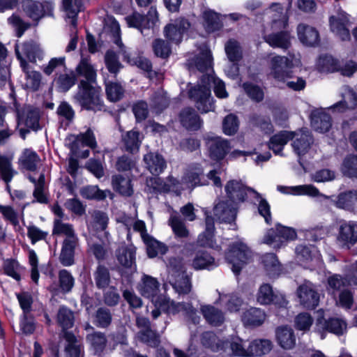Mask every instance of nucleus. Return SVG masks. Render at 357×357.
I'll use <instances>...</instances> for the list:
<instances>
[{"label":"nucleus","mask_w":357,"mask_h":357,"mask_svg":"<svg viewBox=\"0 0 357 357\" xmlns=\"http://www.w3.org/2000/svg\"><path fill=\"white\" fill-rule=\"evenodd\" d=\"M211 82L213 84L216 96L220 98L228 96L225 83L221 79L211 75H203L201 84L191 88L188 92L190 98L195 101L196 107L202 113L213 111L215 108L211 93Z\"/></svg>","instance_id":"1"},{"label":"nucleus","mask_w":357,"mask_h":357,"mask_svg":"<svg viewBox=\"0 0 357 357\" xmlns=\"http://www.w3.org/2000/svg\"><path fill=\"white\" fill-rule=\"evenodd\" d=\"M275 10L271 23L273 32L264 36L265 41L273 48L288 50L291 45V30L288 23V17L283 13V8L280 4H273L270 11Z\"/></svg>","instance_id":"2"},{"label":"nucleus","mask_w":357,"mask_h":357,"mask_svg":"<svg viewBox=\"0 0 357 357\" xmlns=\"http://www.w3.org/2000/svg\"><path fill=\"white\" fill-rule=\"evenodd\" d=\"M100 87H96L89 82L80 80L75 99L82 108L86 110L101 111L105 105L100 98Z\"/></svg>","instance_id":"3"},{"label":"nucleus","mask_w":357,"mask_h":357,"mask_svg":"<svg viewBox=\"0 0 357 357\" xmlns=\"http://www.w3.org/2000/svg\"><path fill=\"white\" fill-rule=\"evenodd\" d=\"M225 258L231 264L233 273L238 275L243 267L252 261V252L245 243L236 242L229 246Z\"/></svg>","instance_id":"4"},{"label":"nucleus","mask_w":357,"mask_h":357,"mask_svg":"<svg viewBox=\"0 0 357 357\" xmlns=\"http://www.w3.org/2000/svg\"><path fill=\"white\" fill-rule=\"evenodd\" d=\"M204 139L206 142L209 156L214 160H222L231 150L229 140L213 133L206 135Z\"/></svg>","instance_id":"5"},{"label":"nucleus","mask_w":357,"mask_h":357,"mask_svg":"<svg viewBox=\"0 0 357 357\" xmlns=\"http://www.w3.org/2000/svg\"><path fill=\"white\" fill-rule=\"evenodd\" d=\"M296 236L294 229L278 225L275 229H271L266 232L264 243L275 248H280L287 241L295 239Z\"/></svg>","instance_id":"6"},{"label":"nucleus","mask_w":357,"mask_h":357,"mask_svg":"<svg viewBox=\"0 0 357 357\" xmlns=\"http://www.w3.org/2000/svg\"><path fill=\"white\" fill-rule=\"evenodd\" d=\"M291 61L284 56H275L270 60L268 76L278 82H284L292 76Z\"/></svg>","instance_id":"7"},{"label":"nucleus","mask_w":357,"mask_h":357,"mask_svg":"<svg viewBox=\"0 0 357 357\" xmlns=\"http://www.w3.org/2000/svg\"><path fill=\"white\" fill-rule=\"evenodd\" d=\"M331 31L342 40L350 39L348 26L350 24L349 15L340 7L335 8V14L329 17Z\"/></svg>","instance_id":"8"},{"label":"nucleus","mask_w":357,"mask_h":357,"mask_svg":"<svg viewBox=\"0 0 357 357\" xmlns=\"http://www.w3.org/2000/svg\"><path fill=\"white\" fill-rule=\"evenodd\" d=\"M54 5L50 1L43 2L26 0L23 4V10L26 15L33 21H38L45 15H53Z\"/></svg>","instance_id":"9"},{"label":"nucleus","mask_w":357,"mask_h":357,"mask_svg":"<svg viewBox=\"0 0 357 357\" xmlns=\"http://www.w3.org/2000/svg\"><path fill=\"white\" fill-rule=\"evenodd\" d=\"M190 27V23L185 17H178L172 20L164 28L165 37L172 43L179 44L185 33Z\"/></svg>","instance_id":"10"},{"label":"nucleus","mask_w":357,"mask_h":357,"mask_svg":"<svg viewBox=\"0 0 357 357\" xmlns=\"http://www.w3.org/2000/svg\"><path fill=\"white\" fill-rule=\"evenodd\" d=\"M315 328L318 333L321 334V339L324 338L323 335L325 332H329L335 335H342L347 330L346 321L338 317L325 319L324 317L317 319Z\"/></svg>","instance_id":"11"},{"label":"nucleus","mask_w":357,"mask_h":357,"mask_svg":"<svg viewBox=\"0 0 357 357\" xmlns=\"http://www.w3.org/2000/svg\"><path fill=\"white\" fill-rule=\"evenodd\" d=\"M298 296L301 304L306 308L314 309L319 302V294L316 286L310 281H305L298 289Z\"/></svg>","instance_id":"12"},{"label":"nucleus","mask_w":357,"mask_h":357,"mask_svg":"<svg viewBox=\"0 0 357 357\" xmlns=\"http://www.w3.org/2000/svg\"><path fill=\"white\" fill-rule=\"evenodd\" d=\"M292 132L294 139H291V146L295 153L298 155V162L301 165V157L310 149V146L313 144V137L307 128Z\"/></svg>","instance_id":"13"},{"label":"nucleus","mask_w":357,"mask_h":357,"mask_svg":"<svg viewBox=\"0 0 357 357\" xmlns=\"http://www.w3.org/2000/svg\"><path fill=\"white\" fill-rule=\"evenodd\" d=\"M213 215L220 222L230 223L234 221L236 215L235 203L229 199L219 200L214 206Z\"/></svg>","instance_id":"14"},{"label":"nucleus","mask_w":357,"mask_h":357,"mask_svg":"<svg viewBox=\"0 0 357 357\" xmlns=\"http://www.w3.org/2000/svg\"><path fill=\"white\" fill-rule=\"evenodd\" d=\"M15 54L20 62V66L22 69H26L28 63L26 59L32 63L36 61L40 49L32 42L24 43L21 45L17 44L15 47Z\"/></svg>","instance_id":"15"},{"label":"nucleus","mask_w":357,"mask_h":357,"mask_svg":"<svg viewBox=\"0 0 357 357\" xmlns=\"http://www.w3.org/2000/svg\"><path fill=\"white\" fill-rule=\"evenodd\" d=\"M116 257L125 273L130 275L136 271L135 248L134 247L122 246L119 248L116 252Z\"/></svg>","instance_id":"16"},{"label":"nucleus","mask_w":357,"mask_h":357,"mask_svg":"<svg viewBox=\"0 0 357 357\" xmlns=\"http://www.w3.org/2000/svg\"><path fill=\"white\" fill-rule=\"evenodd\" d=\"M252 188L246 187L241 181L231 180L225 185V191L229 200L243 202Z\"/></svg>","instance_id":"17"},{"label":"nucleus","mask_w":357,"mask_h":357,"mask_svg":"<svg viewBox=\"0 0 357 357\" xmlns=\"http://www.w3.org/2000/svg\"><path fill=\"white\" fill-rule=\"evenodd\" d=\"M300 42L306 46L314 47L319 43V34L313 26L306 24H299L296 29Z\"/></svg>","instance_id":"18"},{"label":"nucleus","mask_w":357,"mask_h":357,"mask_svg":"<svg viewBox=\"0 0 357 357\" xmlns=\"http://www.w3.org/2000/svg\"><path fill=\"white\" fill-rule=\"evenodd\" d=\"M169 282L179 295L188 294L192 288L190 280L183 271H172Z\"/></svg>","instance_id":"19"},{"label":"nucleus","mask_w":357,"mask_h":357,"mask_svg":"<svg viewBox=\"0 0 357 357\" xmlns=\"http://www.w3.org/2000/svg\"><path fill=\"white\" fill-rule=\"evenodd\" d=\"M278 344L282 349L289 350L296 345V336L294 330L287 326H279L275 331Z\"/></svg>","instance_id":"20"},{"label":"nucleus","mask_w":357,"mask_h":357,"mask_svg":"<svg viewBox=\"0 0 357 357\" xmlns=\"http://www.w3.org/2000/svg\"><path fill=\"white\" fill-rule=\"evenodd\" d=\"M293 139L294 134L292 131L282 130L270 138L268 146L275 155H282L284 146Z\"/></svg>","instance_id":"21"},{"label":"nucleus","mask_w":357,"mask_h":357,"mask_svg":"<svg viewBox=\"0 0 357 357\" xmlns=\"http://www.w3.org/2000/svg\"><path fill=\"white\" fill-rule=\"evenodd\" d=\"M79 246V240H63L59 255V261L64 266H70L75 264V249Z\"/></svg>","instance_id":"22"},{"label":"nucleus","mask_w":357,"mask_h":357,"mask_svg":"<svg viewBox=\"0 0 357 357\" xmlns=\"http://www.w3.org/2000/svg\"><path fill=\"white\" fill-rule=\"evenodd\" d=\"M147 169L153 175H159L167 167V163L162 155L155 152H149L144 156Z\"/></svg>","instance_id":"23"},{"label":"nucleus","mask_w":357,"mask_h":357,"mask_svg":"<svg viewBox=\"0 0 357 357\" xmlns=\"http://www.w3.org/2000/svg\"><path fill=\"white\" fill-rule=\"evenodd\" d=\"M180 121L183 127L190 130H197L202 125V121L195 110L188 107L180 113Z\"/></svg>","instance_id":"24"},{"label":"nucleus","mask_w":357,"mask_h":357,"mask_svg":"<svg viewBox=\"0 0 357 357\" xmlns=\"http://www.w3.org/2000/svg\"><path fill=\"white\" fill-rule=\"evenodd\" d=\"M183 179L192 188L208 185L207 179L204 176V170L199 165L190 167Z\"/></svg>","instance_id":"25"},{"label":"nucleus","mask_w":357,"mask_h":357,"mask_svg":"<svg viewBox=\"0 0 357 357\" xmlns=\"http://www.w3.org/2000/svg\"><path fill=\"white\" fill-rule=\"evenodd\" d=\"M311 125L319 132H326L331 127V118L322 110H314L311 114Z\"/></svg>","instance_id":"26"},{"label":"nucleus","mask_w":357,"mask_h":357,"mask_svg":"<svg viewBox=\"0 0 357 357\" xmlns=\"http://www.w3.org/2000/svg\"><path fill=\"white\" fill-rule=\"evenodd\" d=\"M334 204L339 208L354 211L357 210V191L349 190L340 193Z\"/></svg>","instance_id":"27"},{"label":"nucleus","mask_w":357,"mask_h":357,"mask_svg":"<svg viewBox=\"0 0 357 357\" xmlns=\"http://www.w3.org/2000/svg\"><path fill=\"white\" fill-rule=\"evenodd\" d=\"M338 238L344 243L354 245L357 242V224L354 222H341Z\"/></svg>","instance_id":"28"},{"label":"nucleus","mask_w":357,"mask_h":357,"mask_svg":"<svg viewBox=\"0 0 357 357\" xmlns=\"http://www.w3.org/2000/svg\"><path fill=\"white\" fill-rule=\"evenodd\" d=\"M200 310L207 323L213 326H219L225 321L224 313L213 305H202Z\"/></svg>","instance_id":"29"},{"label":"nucleus","mask_w":357,"mask_h":357,"mask_svg":"<svg viewBox=\"0 0 357 357\" xmlns=\"http://www.w3.org/2000/svg\"><path fill=\"white\" fill-rule=\"evenodd\" d=\"M158 291L159 283L157 280L150 276H144L140 288L142 295L151 298L152 303L155 305V300L161 296L158 295Z\"/></svg>","instance_id":"30"},{"label":"nucleus","mask_w":357,"mask_h":357,"mask_svg":"<svg viewBox=\"0 0 357 357\" xmlns=\"http://www.w3.org/2000/svg\"><path fill=\"white\" fill-rule=\"evenodd\" d=\"M188 304L185 303H175L164 296L155 300V306L159 307L163 312L169 314H176L181 311L185 312L188 308Z\"/></svg>","instance_id":"31"},{"label":"nucleus","mask_w":357,"mask_h":357,"mask_svg":"<svg viewBox=\"0 0 357 357\" xmlns=\"http://www.w3.org/2000/svg\"><path fill=\"white\" fill-rule=\"evenodd\" d=\"M115 43L119 47L120 54L123 56L124 61H127L131 65H136L138 68L146 72L151 71L152 64L148 59L143 56H139L136 60L130 59V55L121 40L118 38L116 40Z\"/></svg>","instance_id":"32"},{"label":"nucleus","mask_w":357,"mask_h":357,"mask_svg":"<svg viewBox=\"0 0 357 357\" xmlns=\"http://www.w3.org/2000/svg\"><path fill=\"white\" fill-rule=\"evenodd\" d=\"M215 231L213 218L208 215L206 216V229L199 235L197 244L200 247H214L213 233Z\"/></svg>","instance_id":"33"},{"label":"nucleus","mask_w":357,"mask_h":357,"mask_svg":"<svg viewBox=\"0 0 357 357\" xmlns=\"http://www.w3.org/2000/svg\"><path fill=\"white\" fill-rule=\"evenodd\" d=\"M75 71L78 76L85 78L84 82H89L90 84L96 82V71L89 58H82Z\"/></svg>","instance_id":"34"},{"label":"nucleus","mask_w":357,"mask_h":357,"mask_svg":"<svg viewBox=\"0 0 357 357\" xmlns=\"http://www.w3.org/2000/svg\"><path fill=\"white\" fill-rule=\"evenodd\" d=\"M40 162V156L31 149H26L19 158L20 166L26 170L34 172Z\"/></svg>","instance_id":"35"},{"label":"nucleus","mask_w":357,"mask_h":357,"mask_svg":"<svg viewBox=\"0 0 357 357\" xmlns=\"http://www.w3.org/2000/svg\"><path fill=\"white\" fill-rule=\"evenodd\" d=\"M84 0H62L63 7L70 23L73 27L77 26V15L82 10Z\"/></svg>","instance_id":"36"},{"label":"nucleus","mask_w":357,"mask_h":357,"mask_svg":"<svg viewBox=\"0 0 357 357\" xmlns=\"http://www.w3.org/2000/svg\"><path fill=\"white\" fill-rule=\"evenodd\" d=\"M112 187L114 190L126 197H130L133 194L131 179L128 176L118 174L112 176Z\"/></svg>","instance_id":"37"},{"label":"nucleus","mask_w":357,"mask_h":357,"mask_svg":"<svg viewBox=\"0 0 357 357\" xmlns=\"http://www.w3.org/2000/svg\"><path fill=\"white\" fill-rule=\"evenodd\" d=\"M122 142L125 150L133 153L137 152L142 143V138L139 131L132 130L122 135Z\"/></svg>","instance_id":"38"},{"label":"nucleus","mask_w":357,"mask_h":357,"mask_svg":"<svg viewBox=\"0 0 357 357\" xmlns=\"http://www.w3.org/2000/svg\"><path fill=\"white\" fill-rule=\"evenodd\" d=\"M266 319L265 312L257 307H251L246 310L242 317V320L245 325L258 326L262 324Z\"/></svg>","instance_id":"39"},{"label":"nucleus","mask_w":357,"mask_h":357,"mask_svg":"<svg viewBox=\"0 0 357 357\" xmlns=\"http://www.w3.org/2000/svg\"><path fill=\"white\" fill-rule=\"evenodd\" d=\"M52 234L65 236L64 240H79L73 226L71 224L63 222L60 219H54Z\"/></svg>","instance_id":"40"},{"label":"nucleus","mask_w":357,"mask_h":357,"mask_svg":"<svg viewBox=\"0 0 357 357\" xmlns=\"http://www.w3.org/2000/svg\"><path fill=\"white\" fill-rule=\"evenodd\" d=\"M143 241L146 245L147 255L151 258L155 257L158 255H165L168 250L165 244L151 236H143Z\"/></svg>","instance_id":"41"},{"label":"nucleus","mask_w":357,"mask_h":357,"mask_svg":"<svg viewBox=\"0 0 357 357\" xmlns=\"http://www.w3.org/2000/svg\"><path fill=\"white\" fill-rule=\"evenodd\" d=\"M273 348L272 342L266 339H257L251 342L248 346L249 356L262 355L269 353Z\"/></svg>","instance_id":"42"},{"label":"nucleus","mask_w":357,"mask_h":357,"mask_svg":"<svg viewBox=\"0 0 357 357\" xmlns=\"http://www.w3.org/2000/svg\"><path fill=\"white\" fill-rule=\"evenodd\" d=\"M56 321L63 331L71 328L75 322L74 312L66 306L61 305L56 314Z\"/></svg>","instance_id":"43"},{"label":"nucleus","mask_w":357,"mask_h":357,"mask_svg":"<svg viewBox=\"0 0 357 357\" xmlns=\"http://www.w3.org/2000/svg\"><path fill=\"white\" fill-rule=\"evenodd\" d=\"M192 265L196 270H209L217 266L214 258L207 252L204 251H199L197 252L194 259L192 260Z\"/></svg>","instance_id":"44"},{"label":"nucleus","mask_w":357,"mask_h":357,"mask_svg":"<svg viewBox=\"0 0 357 357\" xmlns=\"http://www.w3.org/2000/svg\"><path fill=\"white\" fill-rule=\"evenodd\" d=\"M76 81L75 74L71 72L57 75L54 79V83L59 91L66 92L75 84Z\"/></svg>","instance_id":"45"},{"label":"nucleus","mask_w":357,"mask_h":357,"mask_svg":"<svg viewBox=\"0 0 357 357\" xmlns=\"http://www.w3.org/2000/svg\"><path fill=\"white\" fill-rule=\"evenodd\" d=\"M93 279L98 289H106L111 281L109 269L105 266L99 264L93 272Z\"/></svg>","instance_id":"46"},{"label":"nucleus","mask_w":357,"mask_h":357,"mask_svg":"<svg viewBox=\"0 0 357 357\" xmlns=\"http://www.w3.org/2000/svg\"><path fill=\"white\" fill-rule=\"evenodd\" d=\"M86 340L90 344L96 353L102 354L105 349L107 344V340L104 333L95 331L88 334Z\"/></svg>","instance_id":"47"},{"label":"nucleus","mask_w":357,"mask_h":357,"mask_svg":"<svg viewBox=\"0 0 357 357\" xmlns=\"http://www.w3.org/2000/svg\"><path fill=\"white\" fill-rule=\"evenodd\" d=\"M202 344L213 351H225V342L218 338L216 335L211 331H207L202 335Z\"/></svg>","instance_id":"48"},{"label":"nucleus","mask_w":357,"mask_h":357,"mask_svg":"<svg viewBox=\"0 0 357 357\" xmlns=\"http://www.w3.org/2000/svg\"><path fill=\"white\" fill-rule=\"evenodd\" d=\"M64 338L68 343L65 348L66 357H79L81 347L77 337L73 333L66 332L64 334Z\"/></svg>","instance_id":"49"},{"label":"nucleus","mask_w":357,"mask_h":357,"mask_svg":"<svg viewBox=\"0 0 357 357\" xmlns=\"http://www.w3.org/2000/svg\"><path fill=\"white\" fill-rule=\"evenodd\" d=\"M40 114L37 109L29 108L24 112V116L20 119L26 128L33 130L40 129L39 124Z\"/></svg>","instance_id":"50"},{"label":"nucleus","mask_w":357,"mask_h":357,"mask_svg":"<svg viewBox=\"0 0 357 357\" xmlns=\"http://www.w3.org/2000/svg\"><path fill=\"white\" fill-rule=\"evenodd\" d=\"M59 287L63 294L70 292L75 285V278L72 274L66 269L59 271Z\"/></svg>","instance_id":"51"},{"label":"nucleus","mask_w":357,"mask_h":357,"mask_svg":"<svg viewBox=\"0 0 357 357\" xmlns=\"http://www.w3.org/2000/svg\"><path fill=\"white\" fill-rule=\"evenodd\" d=\"M90 227L96 231H104L108 224L109 218L106 213L101 211H94L91 214Z\"/></svg>","instance_id":"52"},{"label":"nucleus","mask_w":357,"mask_h":357,"mask_svg":"<svg viewBox=\"0 0 357 357\" xmlns=\"http://www.w3.org/2000/svg\"><path fill=\"white\" fill-rule=\"evenodd\" d=\"M15 173L10 160L7 157L0 154V174L2 179L7 183L6 188L8 190L10 189L8 183L11 181Z\"/></svg>","instance_id":"53"},{"label":"nucleus","mask_w":357,"mask_h":357,"mask_svg":"<svg viewBox=\"0 0 357 357\" xmlns=\"http://www.w3.org/2000/svg\"><path fill=\"white\" fill-rule=\"evenodd\" d=\"M224 342L225 350L229 346L233 355L243 357L249 356L248 347L245 348L242 339L236 337L232 338L231 341L226 340Z\"/></svg>","instance_id":"54"},{"label":"nucleus","mask_w":357,"mask_h":357,"mask_svg":"<svg viewBox=\"0 0 357 357\" xmlns=\"http://www.w3.org/2000/svg\"><path fill=\"white\" fill-rule=\"evenodd\" d=\"M169 224L177 238H187L188 236L189 231L187 229L185 222L180 217L177 215H172L169 220Z\"/></svg>","instance_id":"55"},{"label":"nucleus","mask_w":357,"mask_h":357,"mask_svg":"<svg viewBox=\"0 0 357 357\" xmlns=\"http://www.w3.org/2000/svg\"><path fill=\"white\" fill-rule=\"evenodd\" d=\"M225 52L231 63L238 62L243 56L241 47L239 43L234 40H229L225 44Z\"/></svg>","instance_id":"56"},{"label":"nucleus","mask_w":357,"mask_h":357,"mask_svg":"<svg viewBox=\"0 0 357 357\" xmlns=\"http://www.w3.org/2000/svg\"><path fill=\"white\" fill-rule=\"evenodd\" d=\"M204 26L208 32L219 30L222 27V23L217 13L212 10H206L204 13Z\"/></svg>","instance_id":"57"},{"label":"nucleus","mask_w":357,"mask_h":357,"mask_svg":"<svg viewBox=\"0 0 357 357\" xmlns=\"http://www.w3.org/2000/svg\"><path fill=\"white\" fill-rule=\"evenodd\" d=\"M36 328V323L31 314H21L20 317V329L21 332L30 335L34 333Z\"/></svg>","instance_id":"58"},{"label":"nucleus","mask_w":357,"mask_h":357,"mask_svg":"<svg viewBox=\"0 0 357 357\" xmlns=\"http://www.w3.org/2000/svg\"><path fill=\"white\" fill-rule=\"evenodd\" d=\"M112 320V315L110 310L105 307H99L95 314V323L98 327L107 328Z\"/></svg>","instance_id":"59"},{"label":"nucleus","mask_w":357,"mask_h":357,"mask_svg":"<svg viewBox=\"0 0 357 357\" xmlns=\"http://www.w3.org/2000/svg\"><path fill=\"white\" fill-rule=\"evenodd\" d=\"M319 67L324 72H334L340 69L339 61L331 55H324L319 57Z\"/></svg>","instance_id":"60"},{"label":"nucleus","mask_w":357,"mask_h":357,"mask_svg":"<svg viewBox=\"0 0 357 357\" xmlns=\"http://www.w3.org/2000/svg\"><path fill=\"white\" fill-rule=\"evenodd\" d=\"M342 172L348 177L357 178V155H348L343 161Z\"/></svg>","instance_id":"61"},{"label":"nucleus","mask_w":357,"mask_h":357,"mask_svg":"<svg viewBox=\"0 0 357 357\" xmlns=\"http://www.w3.org/2000/svg\"><path fill=\"white\" fill-rule=\"evenodd\" d=\"M106 94L107 98L112 102H116L122 98L124 89L123 86L117 82H109L106 84Z\"/></svg>","instance_id":"62"},{"label":"nucleus","mask_w":357,"mask_h":357,"mask_svg":"<svg viewBox=\"0 0 357 357\" xmlns=\"http://www.w3.org/2000/svg\"><path fill=\"white\" fill-rule=\"evenodd\" d=\"M153 50L158 57L166 59L170 55L172 50L169 43L165 40L158 38L153 42Z\"/></svg>","instance_id":"63"},{"label":"nucleus","mask_w":357,"mask_h":357,"mask_svg":"<svg viewBox=\"0 0 357 357\" xmlns=\"http://www.w3.org/2000/svg\"><path fill=\"white\" fill-rule=\"evenodd\" d=\"M105 62L109 72L114 75H116L122 68V65L119 62L116 54L111 50L106 52Z\"/></svg>","instance_id":"64"}]
</instances>
